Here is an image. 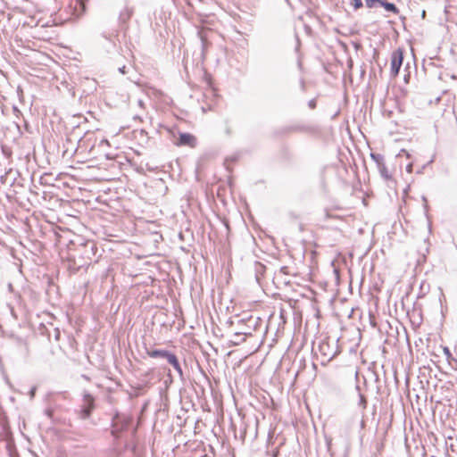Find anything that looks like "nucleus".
Segmentation results:
<instances>
[{
  "label": "nucleus",
  "mask_w": 457,
  "mask_h": 457,
  "mask_svg": "<svg viewBox=\"0 0 457 457\" xmlns=\"http://www.w3.org/2000/svg\"><path fill=\"white\" fill-rule=\"evenodd\" d=\"M259 322L260 319L258 317L249 314L229 320L230 326L234 327L233 337H240L239 340H232V345H238L245 342L246 337L252 336L253 332L257 330Z\"/></svg>",
  "instance_id": "obj_1"
},
{
  "label": "nucleus",
  "mask_w": 457,
  "mask_h": 457,
  "mask_svg": "<svg viewBox=\"0 0 457 457\" xmlns=\"http://www.w3.org/2000/svg\"><path fill=\"white\" fill-rule=\"evenodd\" d=\"M96 251L97 247L93 241H86L79 244L70 253L69 260L73 262V264H70V269L77 271L80 268L88 265L96 255Z\"/></svg>",
  "instance_id": "obj_2"
},
{
  "label": "nucleus",
  "mask_w": 457,
  "mask_h": 457,
  "mask_svg": "<svg viewBox=\"0 0 457 457\" xmlns=\"http://www.w3.org/2000/svg\"><path fill=\"white\" fill-rule=\"evenodd\" d=\"M131 420H132L130 417L124 414L117 413L113 417L112 422V436L115 440L120 438L122 433L127 431L131 423Z\"/></svg>",
  "instance_id": "obj_3"
},
{
  "label": "nucleus",
  "mask_w": 457,
  "mask_h": 457,
  "mask_svg": "<svg viewBox=\"0 0 457 457\" xmlns=\"http://www.w3.org/2000/svg\"><path fill=\"white\" fill-rule=\"evenodd\" d=\"M337 341V339L331 342L329 338H327L320 343L319 352L327 361H331L339 353Z\"/></svg>",
  "instance_id": "obj_4"
},
{
  "label": "nucleus",
  "mask_w": 457,
  "mask_h": 457,
  "mask_svg": "<svg viewBox=\"0 0 457 457\" xmlns=\"http://www.w3.org/2000/svg\"><path fill=\"white\" fill-rule=\"evenodd\" d=\"M96 408L95 397L87 391L82 394V404L80 406V417L87 419Z\"/></svg>",
  "instance_id": "obj_5"
},
{
  "label": "nucleus",
  "mask_w": 457,
  "mask_h": 457,
  "mask_svg": "<svg viewBox=\"0 0 457 457\" xmlns=\"http://www.w3.org/2000/svg\"><path fill=\"white\" fill-rule=\"evenodd\" d=\"M403 51L401 48H397L393 51L391 54V67H390V75L392 78H395L399 74V71L401 66L403 65Z\"/></svg>",
  "instance_id": "obj_6"
},
{
  "label": "nucleus",
  "mask_w": 457,
  "mask_h": 457,
  "mask_svg": "<svg viewBox=\"0 0 457 457\" xmlns=\"http://www.w3.org/2000/svg\"><path fill=\"white\" fill-rule=\"evenodd\" d=\"M370 157L375 162L380 176L386 181L392 180V176L386 166L384 156L380 154L371 153Z\"/></svg>",
  "instance_id": "obj_7"
},
{
  "label": "nucleus",
  "mask_w": 457,
  "mask_h": 457,
  "mask_svg": "<svg viewBox=\"0 0 457 457\" xmlns=\"http://www.w3.org/2000/svg\"><path fill=\"white\" fill-rule=\"evenodd\" d=\"M197 140L195 137L190 133L181 132L179 133V138L175 142L178 146H189L195 147Z\"/></svg>",
  "instance_id": "obj_8"
},
{
  "label": "nucleus",
  "mask_w": 457,
  "mask_h": 457,
  "mask_svg": "<svg viewBox=\"0 0 457 457\" xmlns=\"http://www.w3.org/2000/svg\"><path fill=\"white\" fill-rule=\"evenodd\" d=\"M67 10L71 12V15L75 18H79L86 10V4L83 0H75L74 5L71 3L67 6Z\"/></svg>",
  "instance_id": "obj_9"
},
{
  "label": "nucleus",
  "mask_w": 457,
  "mask_h": 457,
  "mask_svg": "<svg viewBox=\"0 0 457 457\" xmlns=\"http://www.w3.org/2000/svg\"><path fill=\"white\" fill-rule=\"evenodd\" d=\"M312 128L305 125H291L281 129V132L284 134H289L293 132H310Z\"/></svg>",
  "instance_id": "obj_10"
},
{
  "label": "nucleus",
  "mask_w": 457,
  "mask_h": 457,
  "mask_svg": "<svg viewBox=\"0 0 457 457\" xmlns=\"http://www.w3.org/2000/svg\"><path fill=\"white\" fill-rule=\"evenodd\" d=\"M168 363L173 367V369L178 373L179 377L181 379H183L184 378V372H183L181 364H180V362L179 361V358L177 357L176 354L173 356V358L170 359V361H168Z\"/></svg>",
  "instance_id": "obj_11"
},
{
  "label": "nucleus",
  "mask_w": 457,
  "mask_h": 457,
  "mask_svg": "<svg viewBox=\"0 0 457 457\" xmlns=\"http://www.w3.org/2000/svg\"><path fill=\"white\" fill-rule=\"evenodd\" d=\"M145 352H146V354L149 357H151V358L162 359L165 356V354L168 352V350H166V349H148V348H146Z\"/></svg>",
  "instance_id": "obj_12"
},
{
  "label": "nucleus",
  "mask_w": 457,
  "mask_h": 457,
  "mask_svg": "<svg viewBox=\"0 0 457 457\" xmlns=\"http://www.w3.org/2000/svg\"><path fill=\"white\" fill-rule=\"evenodd\" d=\"M133 10L128 6L124 7L119 15L120 24H125L132 16Z\"/></svg>",
  "instance_id": "obj_13"
},
{
  "label": "nucleus",
  "mask_w": 457,
  "mask_h": 457,
  "mask_svg": "<svg viewBox=\"0 0 457 457\" xmlns=\"http://www.w3.org/2000/svg\"><path fill=\"white\" fill-rule=\"evenodd\" d=\"M379 5H381L386 11L395 14H398L400 12L398 7L394 3H390L386 0H381Z\"/></svg>",
  "instance_id": "obj_14"
},
{
  "label": "nucleus",
  "mask_w": 457,
  "mask_h": 457,
  "mask_svg": "<svg viewBox=\"0 0 457 457\" xmlns=\"http://www.w3.org/2000/svg\"><path fill=\"white\" fill-rule=\"evenodd\" d=\"M356 390L358 391V396H359L358 406L364 410L367 407L366 397L364 396V395H362L360 392V386L358 385L356 386Z\"/></svg>",
  "instance_id": "obj_15"
},
{
  "label": "nucleus",
  "mask_w": 457,
  "mask_h": 457,
  "mask_svg": "<svg viewBox=\"0 0 457 457\" xmlns=\"http://www.w3.org/2000/svg\"><path fill=\"white\" fill-rule=\"evenodd\" d=\"M1 151H2L3 154H4L5 157H7V158L11 157V155H12V150H11L8 146H6V145H1Z\"/></svg>",
  "instance_id": "obj_16"
},
{
  "label": "nucleus",
  "mask_w": 457,
  "mask_h": 457,
  "mask_svg": "<svg viewBox=\"0 0 457 457\" xmlns=\"http://www.w3.org/2000/svg\"><path fill=\"white\" fill-rule=\"evenodd\" d=\"M365 4L368 8H374L376 7L377 4H380L381 0H364Z\"/></svg>",
  "instance_id": "obj_17"
},
{
  "label": "nucleus",
  "mask_w": 457,
  "mask_h": 457,
  "mask_svg": "<svg viewBox=\"0 0 457 457\" xmlns=\"http://www.w3.org/2000/svg\"><path fill=\"white\" fill-rule=\"evenodd\" d=\"M44 413L45 415L49 418L51 420H53L54 419V409L52 408H46L45 411H44Z\"/></svg>",
  "instance_id": "obj_18"
},
{
  "label": "nucleus",
  "mask_w": 457,
  "mask_h": 457,
  "mask_svg": "<svg viewBox=\"0 0 457 457\" xmlns=\"http://www.w3.org/2000/svg\"><path fill=\"white\" fill-rule=\"evenodd\" d=\"M353 6L354 10H358L363 6L361 0H353Z\"/></svg>",
  "instance_id": "obj_19"
},
{
  "label": "nucleus",
  "mask_w": 457,
  "mask_h": 457,
  "mask_svg": "<svg viewBox=\"0 0 457 457\" xmlns=\"http://www.w3.org/2000/svg\"><path fill=\"white\" fill-rule=\"evenodd\" d=\"M174 355H175L174 353L168 350V352L166 353L165 356L162 359L168 362V361H170V358H173Z\"/></svg>",
  "instance_id": "obj_20"
},
{
  "label": "nucleus",
  "mask_w": 457,
  "mask_h": 457,
  "mask_svg": "<svg viewBox=\"0 0 457 457\" xmlns=\"http://www.w3.org/2000/svg\"><path fill=\"white\" fill-rule=\"evenodd\" d=\"M308 106H309V108H311V109H315V108H316V106H317V101H316V98L311 99V100L308 102Z\"/></svg>",
  "instance_id": "obj_21"
},
{
  "label": "nucleus",
  "mask_w": 457,
  "mask_h": 457,
  "mask_svg": "<svg viewBox=\"0 0 457 457\" xmlns=\"http://www.w3.org/2000/svg\"><path fill=\"white\" fill-rule=\"evenodd\" d=\"M422 201L424 202V205H423V207H424V209H425L426 216L428 217V204H427V198H426V196H424V195L422 196Z\"/></svg>",
  "instance_id": "obj_22"
},
{
  "label": "nucleus",
  "mask_w": 457,
  "mask_h": 457,
  "mask_svg": "<svg viewBox=\"0 0 457 457\" xmlns=\"http://www.w3.org/2000/svg\"><path fill=\"white\" fill-rule=\"evenodd\" d=\"M106 40L108 41V44L110 45L109 47L114 50L116 48L115 42L111 38H107Z\"/></svg>",
  "instance_id": "obj_23"
},
{
  "label": "nucleus",
  "mask_w": 457,
  "mask_h": 457,
  "mask_svg": "<svg viewBox=\"0 0 457 457\" xmlns=\"http://www.w3.org/2000/svg\"><path fill=\"white\" fill-rule=\"evenodd\" d=\"M36 391H37V386L31 387V389L29 390L30 399H33L35 397Z\"/></svg>",
  "instance_id": "obj_24"
},
{
  "label": "nucleus",
  "mask_w": 457,
  "mask_h": 457,
  "mask_svg": "<svg viewBox=\"0 0 457 457\" xmlns=\"http://www.w3.org/2000/svg\"><path fill=\"white\" fill-rule=\"evenodd\" d=\"M8 179V173H5L4 175L1 176L0 180L3 184H5Z\"/></svg>",
  "instance_id": "obj_25"
},
{
  "label": "nucleus",
  "mask_w": 457,
  "mask_h": 457,
  "mask_svg": "<svg viewBox=\"0 0 457 457\" xmlns=\"http://www.w3.org/2000/svg\"><path fill=\"white\" fill-rule=\"evenodd\" d=\"M60 337V330L58 328H54V338L58 340Z\"/></svg>",
  "instance_id": "obj_26"
},
{
  "label": "nucleus",
  "mask_w": 457,
  "mask_h": 457,
  "mask_svg": "<svg viewBox=\"0 0 457 457\" xmlns=\"http://www.w3.org/2000/svg\"><path fill=\"white\" fill-rule=\"evenodd\" d=\"M444 353H445V354L447 357H450V356H451V352H450V350H449V348H448V347H445V348H444Z\"/></svg>",
  "instance_id": "obj_27"
},
{
  "label": "nucleus",
  "mask_w": 457,
  "mask_h": 457,
  "mask_svg": "<svg viewBox=\"0 0 457 457\" xmlns=\"http://www.w3.org/2000/svg\"><path fill=\"white\" fill-rule=\"evenodd\" d=\"M119 71L122 74L126 73V66L123 65L122 67L119 68Z\"/></svg>",
  "instance_id": "obj_28"
},
{
  "label": "nucleus",
  "mask_w": 457,
  "mask_h": 457,
  "mask_svg": "<svg viewBox=\"0 0 457 457\" xmlns=\"http://www.w3.org/2000/svg\"><path fill=\"white\" fill-rule=\"evenodd\" d=\"M325 217L326 219H331V213L328 210L325 211Z\"/></svg>",
  "instance_id": "obj_29"
},
{
  "label": "nucleus",
  "mask_w": 457,
  "mask_h": 457,
  "mask_svg": "<svg viewBox=\"0 0 457 457\" xmlns=\"http://www.w3.org/2000/svg\"><path fill=\"white\" fill-rule=\"evenodd\" d=\"M406 170H407V172H411L412 171V164H408L406 167Z\"/></svg>",
  "instance_id": "obj_30"
},
{
  "label": "nucleus",
  "mask_w": 457,
  "mask_h": 457,
  "mask_svg": "<svg viewBox=\"0 0 457 457\" xmlns=\"http://www.w3.org/2000/svg\"><path fill=\"white\" fill-rule=\"evenodd\" d=\"M137 103H138V105H139L140 107L144 108L145 104H144V101H143V100L139 99Z\"/></svg>",
  "instance_id": "obj_31"
},
{
  "label": "nucleus",
  "mask_w": 457,
  "mask_h": 457,
  "mask_svg": "<svg viewBox=\"0 0 457 457\" xmlns=\"http://www.w3.org/2000/svg\"><path fill=\"white\" fill-rule=\"evenodd\" d=\"M90 83L92 84V85H91V86H92V87H93L94 89H96V82L95 80H91V81H90Z\"/></svg>",
  "instance_id": "obj_32"
},
{
  "label": "nucleus",
  "mask_w": 457,
  "mask_h": 457,
  "mask_svg": "<svg viewBox=\"0 0 457 457\" xmlns=\"http://www.w3.org/2000/svg\"><path fill=\"white\" fill-rule=\"evenodd\" d=\"M239 339H240V337H234L232 336V338L230 339V342L232 343V340H239Z\"/></svg>",
  "instance_id": "obj_33"
},
{
  "label": "nucleus",
  "mask_w": 457,
  "mask_h": 457,
  "mask_svg": "<svg viewBox=\"0 0 457 457\" xmlns=\"http://www.w3.org/2000/svg\"><path fill=\"white\" fill-rule=\"evenodd\" d=\"M134 119H135V120H141V118H140V116H138V115L134 116Z\"/></svg>",
  "instance_id": "obj_34"
},
{
  "label": "nucleus",
  "mask_w": 457,
  "mask_h": 457,
  "mask_svg": "<svg viewBox=\"0 0 457 457\" xmlns=\"http://www.w3.org/2000/svg\"><path fill=\"white\" fill-rule=\"evenodd\" d=\"M44 179H45L44 177H41V178H40V182H41V184H44V183H45V182L43 181V180H44Z\"/></svg>",
  "instance_id": "obj_35"
},
{
  "label": "nucleus",
  "mask_w": 457,
  "mask_h": 457,
  "mask_svg": "<svg viewBox=\"0 0 457 457\" xmlns=\"http://www.w3.org/2000/svg\"><path fill=\"white\" fill-rule=\"evenodd\" d=\"M278 452L274 453H273V457H277V456H278Z\"/></svg>",
  "instance_id": "obj_36"
},
{
  "label": "nucleus",
  "mask_w": 457,
  "mask_h": 457,
  "mask_svg": "<svg viewBox=\"0 0 457 457\" xmlns=\"http://www.w3.org/2000/svg\"><path fill=\"white\" fill-rule=\"evenodd\" d=\"M201 40L203 42V45H204V37L201 36Z\"/></svg>",
  "instance_id": "obj_37"
},
{
  "label": "nucleus",
  "mask_w": 457,
  "mask_h": 457,
  "mask_svg": "<svg viewBox=\"0 0 457 457\" xmlns=\"http://www.w3.org/2000/svg\"><path fill=\"white\" fill-rule=\"evenodd\" d=\"M372 376H375L376 378H378V376L375 375V373H372Z\"/></svg>",
  "instance_id": "obj_38"
},
{
  "label": "nucleus",
  "mask_w": 457,
  "mask_h": 457,
  "mask_svg": "<svg viewBox=\"0 0 457 457\" xmlns=\"http://www.w3.org/2000/svg\"><path fill=\"white\" fill-rule=\"evenodd\" d=\"M372 376H375L376 378H378V376L375 375V373H372Z\"/></svg>",
  "instance_id": "obj_39"
},
{
  "label": "nucleus",
  "mask_w": 457,
  "mask_h": 457,
  "mask_svg": "<svg viewBox=\"0 0 457 457\" xmlns=\"http://www.w3.org/2000/svg\"><path fill=\"white\" fill-rule=\"evenodd\" d=\"M372 376H375L376 378H378V376L375 375V373H372Z\"/></svg>",
  "instance_id": "obj_40"
}]
</instances>
